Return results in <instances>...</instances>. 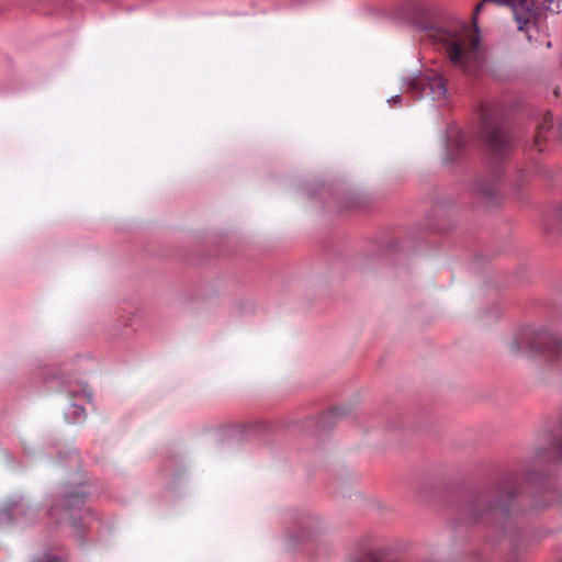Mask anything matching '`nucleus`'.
Wrapping results in <instances>:
<instances>
[{
  "mask_svg": "<svg viewBox=\"0 0 562 562\" xmlns=\"http://www.w3.org/2000/svg\"><path fill=\"white\" fill-rule=\"evenodd\" d=\"M83 395L88 398V401H90V398H91V394H90V393H87V392L83 390Z\"/></svg>",
  "mask_w": 562,
  "mask_h": 562,
  "instance_id": "nucleus-17",
  "label": "nucleus"
},
{
  "mask_svg": "<svg viewBox=\"0 0 562 562\" xmlns=\"http://www.w3.org/2000/svg\"><path fill=\"white\" fill-rule=\"evenodd\" d=\"M496 2L512 9L518 30L526 33L529 42L533 33L539 34L541 19L547 12H555L559 8L558 0H482L476 4L473 13V24L476 26V19L483 8Z\"/></svg>",
  "mask_w": 562,
  "mask_h": 562,
  "instance_id": "nucleus-2",
  "label": "nucleus"
},
{
  "mask_svg": "<svg viewBox=\"0 0 562 562\" xmlns=\"http://www.w3.org/2000/svg\"><path fill=\"white\" fill-rule=\"evenodd\" d=\"M74 411H72V414L76 416V417H81L82 415H85V409L83 407L79 406V405H74Z\"/></svg>",
  "mask_w": 562,
  "mask_h": 562,
  "instance_id": "nucleus-14",
  "label": "nucleus"
},
{
  "mask_svg": "<svg viewBox=\"0 0 562 562\" xmlns=\"http://www.w3.org/2000/svg\"><path fill=\"white\" fill-rule=\"evenodd\" d=\"M9 512H11L12 514L19 516V515H22L25 513L23 506L21 505H15L13 506L12 508H5L3 509V512L1 513V517H0V520H9L10 519V516H9Z\"/></svg>",
  "mask_w": 562,
  "mask_h": 562,
  "instance_id": "nucleus-12",
  "label": "nucleus"
},
{
  "mask_svg": "<svg viewBox=\"0 0 562 562\" xmlns=\"http://www.w3.org/2000/svg\"><path fill=\"white\" fill-rule=\"evenodd\" d=\"M66 559L60 555L45 553L41 559H36L33 562H65Z\"/></svg>",
  "mask_w": 562,
  "mask_h": 562,
  "instance_id": "nucleus-13",
  "label": "nucleus"
},
{
  "mask_svg": "<svg viewBox=\"0 0 562 562\" xmlns=\"http://www.w3.org/2000/svg\"><path fill=\"white\" fill-rule=\"evenodd\" d=\"M473 192L484 200H491L497 194L495 180H479L473 184Z\"/></svg>",
  "mask_w": 562,
  "mask_h": 562,
  "instance_id": "nucleus-8",
  "label": "nucleus"
},
{
  "mask_svg": "<svg viewBox=\"0 0 562 562\" xmlns=\"http://www.w3.org/2000/svg\"><path fill=\"white\" fill-rule=\"evenodd\" d=\"M402 101V97L400 94H396V95H393L392 98H390L387 100V102L393 105V104H397V103H401Z\"/></svg>",
  "mask_w": 562,
  "mask_h": 562,
  "instance_id": "nucleus-15",
  "label": "nucleus"
},
{
  "mask_svg": "<svg viewBox=\"0 0 562 562\" xmlns=\"http://www.w3.org/2000/svg\"><path fill=\"white\" fill-rule=\"evenodd\" d=\"M85 505L83 493L74 492L66 493L57 497L48 510V515L56 522L69 520L75 527H79L78 517H81V512Z\"/></svg>",
  "mask_w": 562,
  "mask_h": 562,
  "instance_id": "nucleus-3",
  "label": "nucleus"
},
{
  "mask_svg": "<svg viewBox=\"0 0 562 562\" xmlns=\"http://www.w3.org/2000/svg\"><path fill=\"white\" fill-rule=\"evenodd\" d=\"M530 353L539 350L562 367V341L548 333H537L531 342Z\"/></svg>",
  "mask_w": 562,
  "mask_h": 562,
  "instance_id": "nucleus-6",
  "label": "nucleus"
},
{
  "mask_svg": "<svg viewBox=\"0 0 562 562\" xmlns=\"http://www.w3.org/2000/svg\"><path fill=\"white\" fill-rule=\"evenodd\" d=\"M546 228L562 234V204L548 215Z\"/></svg>",
  "mask_w": 562,
  "mask_h": 562,
  "instance_id": "nucleus-10",
  "label": "nucleus"
},
{
  "mask_svg": "<svg viewBox=\"0 0 562 562\" xmlns=\"http://www.w3.org/2000/svg\"><path fill=\"white\" fill-rule=\"evenodd\" d=\"M355 562H394L384 550H368L359 554Z\"/></svg>",
  "mask_w": 562,
  "mask_h": 562,
  "instance_id": "nucleus-9",
  "label": "nucleus"
},
{
  "mask_svg": "<svg viewBox=\"0 0 562 562\" xmlns=\"http://www.w3.org/2000/svg\"><path fill=\"white\" fill-rule=\"evenodd\" d=\"M558 454H559V458L562 459V440L559 441L558 443Z\"/></svg>",
  "mask_w": 562,
  "mask_h": 562,
  "instance_id": "nucleus-16",
  "label": "nucleus"
},
{
  "mask_svg": "<svg viewBox=\"0 0 562 562\" xmlns=\"http://www.w3.org/2000/svg\"><path fill=\"white\" fill-rule=\"evenodd\" d=\"M407 88L409 91L422 97L429 94L434 101H442L446 98L447 86L445 80L436 75H419L413 77L407 81Z\"/></svg>",
  "mask_w": 562,
  "mask_h": 562,
  "instance_id": "nucleus-5",
  "label": "nucleus"
},
{
  "mask_svg": "<svg viewBox=\"0 0 562 562\" xmlns=\"http://www.w3.org/2000/svg\"><path fill=\"white\" fill-rule=\"evenodd\" d=\"M482 134L494 158H504L513 147L514 139L510 133L494 125L486 116H483Z\"/></svg>",
  "mask_w": 562,
  "mask_h": 562,
  "instance_id": "nucleus-4",
  "label": "nucleus"
},
{
  "mask_svg": "<svg viewBox=\"0 0 562 562\" xmlns=\"http://www.w3.org/2000/svg\"><path fill=\"white\" fill-rule=\"evenodd\" d=\"M429 36L440 45L450 64L469 75H476L483 64V52L479 37L464 24L434 27Z\"/></svg>",
  "mask_w": 562,
  "mask_h": 562,
  "instance_id": "nucleus-1",
  "label": "nucleus"
},
{
  "mask_svg": "<svg viewBox=\"0 0 562 562\" xmlns=\"http://www.w3.org/2000/svg\"><path fill=\"white\" fill-rule=\"evenodd\" d=\"M551 126H552V116H551V114H550V113H547V114L544 115L543 123H542V124H541V126L539 127L538 135L536 136V139H535V145H536V147H537V149H538L539 151H541V150H542V148H541V146H540V138H541L542 134H543L546 131H548V130H550V128H551Z\"/></svg>",
  "mask_w": 562,
  "mask_h": 562,
  "instance_id": "nucleus-11",
  "label": "nucleus"
},
{
  "mask_svg": "<svg viewBox=\"0 0 562 562\" xmlns=\"http://www.w3.org/2000/svg\"><path fill=\"white\" fill-rule=\"evenodd\" d=\"M318 529L316 522L311 517L303 518L296 526L295 530L286 537L289 548L306 546L317 539Z\"/></svg>",
  "mask_w": 562,
  "mask_h": 562,
  "instance_id": "nucleus-7",
  "label": "nucleus"
}]
</instances>
